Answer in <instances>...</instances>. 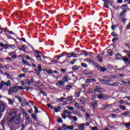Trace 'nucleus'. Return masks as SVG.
Wrapping results in <instances>:
<instances>
[{"mask_svg": "<svg viewBox=\"0 0 130 130\" xmlns=\"http://www.w3.org/2000/svg\"><path fill=\"white\" fill-rule=\"evenodd\" d=\"M5 49H8L9 48V45L5 44L4 47H3Z\"/></svg>", "mask_w": 130, "mask_h": 130, "instance_id": "47", "label": "nucleus"}, {"mask_svg": "<svg viewBox=\"0 0 130 130\" xmlns=\"http://www.w3.org/2000/svg\"><path fill=\"white\" fill-rule=\"evenodd\" d=\"M105 3H104V7L105 8H106L107 9H109V7L108 6V5L107 4V0L105 1Z\"/></svg>", "mask_w": 130, "mask_h": 130, "instance_id": "19", "label": "nucleus"}, {"mask_svg": "<svg viewBox=\"0 0 130 130\" xmlns=\"http://www.w3.org/2000/svg\"><path fill=\"white\" fill-rule=\"evenodd\" d=\"M6 84L7 87H10V86H11V81L10 80L7 81Z\"/></svg>", "mask_w": 130, "mask_h": 130, "instance_id": "33", "label": "nucleus"}, {"mask_svg": "<svg viewBox=\"0 0 130 130\" xmlns=\"http://www.w3.org/2000/svg\"><path fill=\"white\" fill-rule=\"evenodd\" d=\"M18 86L11 87L9 90V95H11V93H17L18 92ZM10 92L11 93H10Z\"/></svg>", "mask_w": 130, "mask_h": 130, "instance_id": "5", "label": "nucleus"}, {"mask_svg": "<svg viewBox=\"0 0 130 130\" xmlns=\"http://www.w3.org/2000/svg\"><path fill=\"white\" fill-rule=\"evenodd\" d=\"M78 127L80 130L85 129V123H81L78 125Z\"/></svg>", "mask_w": 130, "mask_h": 130, "instance_id": "9", "label": "nucleus"}, {"mask_svg": "<svg viewBox=\"0 0 130 130\" xmlns=\"http://www.w3.org/2000/svg\"><path fill=\"white\" fill-rule=\"evenodd\" d=\"M15 98H16L17 99H18V101H19V102H22V99H21V98L20 97V96L19 95H16Z\"/></svg>", "mask_w": 130, "mask_h": 130, "instance_id": "34", "label": "nucleus"}, {"mask_svg": "<svg viewBox=\"0 0 130 130\" xmlns=\"http://www.w3.org/2000/svg\"><path fill=\"white\" fill-rule=\"evenodd\" d=\"M36 57H37L39 61H41V57H40V55L39 54H37V55H36Z\"/></svg>", "mask_w": 130, "mask_h": 130, "instance_id": "28", "label": "nucleus"}, {"mask_svg": "<svg viewBox=\"0 0 130 130\" xmlns=\"http://www.w3.org/2000/svg\"><path fill=\"white\" fill-rule=\"evenodd\" d=\"M128 114H129V112L127 111V112L122 113L121 115V117H123V116H124V115L126 116V115H128Z\"/></svg>", "mask_w": 130, "mask_h": 130, "instance_id": "23", "label": "nucleus"}, {"mask_svg": "<svg viewBox=\"0 0 130 130\" xmlns=\"http://www.w3.org/2000/svg\"><path fill=\"white\" fill-rule=\"evenodd\" d=\"M67 100H68V101H70V103H73L75 102V100H74L72 97H68Z\"/></svg>", "mask_w": 130, "mask_h": 130, "instance_id": "16", "label": "nucleus"}, {"mask_svg": "<svg viewBox=\"0 0 130 130\" xmlns=\"http://www.w3.org/2000/svg\"><path fill=\"white\" fill-rule=\"evenodd\" d=\"M123 99H128V100H130V96H125L123 98Z\"/></svg>", "mask_w": 130, "mask_h": 130, "instance_id": "64", "label": "nucleus"}, {"mask_svg": "<svg viewBox=\"0 0 130 130\" xmlns=\"http://www.w3.org/2000/svg\"><path fill=\"white\" fill-rule=\"evenodd\" d=\"M34 108L36 113H38V108H37V107H35Z\"/></svg>", "mask_w": 130, "mask_h": 130, "instance_id": "59", "label": "nucleus"}, {"mask_svg": "<svg viewBox=\"0 0 130 130\" xmlns=\"http://www.w3.org/2000/svg\"><path fill=\"white\" fill-rule=\"evenodd\" d=\"M119 84V82H115L112 84L109 83V86H112V87H117V86H118Z\"/></svg>", "mask_w": 130, "mask_h": 130, "instance_id": "10", "label": "nucleus"}, {"mask_svg": "<svg viewBox=\"0 0 130 130\" xmlns=\"http://www.w3.org/2000/svg\"><path fill=\"white\" fill-rule=\"evenodd\" d=\"M119 107L120 108V109H122V110H125V106H124L120 105L119 106Z\"/></svg>", "mask_w": 130, "mask_h": 130, "instance_id": "30", "label": "nucleus"}, {"mask_svg": "<svg viewBox=\"0 0 130 130\" xmlns=\"http://www.w3.org/2000/svg\"><path fill=\"white\" fill-rule=\"evenodd\" d=\"M66 83L63 80L58 81L56 83V86H64Z\"/></svg>", "mask_w": 130, "mask_h": 130, "instance_id": "6", "label": "nucleus"}, {"mask_svg": "<svg viewBox=\"0 0 130 130\" xmlns=\"http://www.w3.org/2000/svg\"><path fill=\"white\" fill-rule=\"evenodd\" d=\"M107 2L108 4H109V5H113V1H109L108 0H107Z\"/></svg>", "mask_w": 130, "mask_h": 130, "instance_id": "44", "label": "nucleus"}, {"mask_svg": "<svg viewBox=\"0 0 130 130\" xmlns=\"http://www.w3.org/2000/svg\"><path fill=\"white\" fill-rule=\"evenodd\" d=\"M122 57L123 60L124 61L125 63H126V62H128V61L129 60V59L128 58H126L125 57Z\"/></svg>", "mask_w": 130, "mask_h": 130, "instance_id": "20", "label": "nucleus"}, {"mask_svg": "<svg viewBox=\"0 0 130 130\" xmlns=\"http://www.w3.org/2000/svg\"><path fill=\"white\" fill-rule=\"evenodd\" d=\"M105 97H106V95L104 94H99L98 96L99 99H103V98H104Z\"/></svg>", "mask_w": 130, "mask_h": 130, "instance_id": "18", "label": "nucleus"}, {"mask_svg": "<svg viewBox=\"0 0 130 130\" xmlns=\"http://www.w3.org/2000/svg\"><path fill=\"white\" fill-rule=\"evenodd\" d=\"M8 102L11 105H14V101L11 99H8Z\"/></svg>", "mask_w": 130, "mask_h": 130, "instance_id": "21", "label": "nucleus"}, {"mask_svg": "<svg viewBox=\"0 0 130 130\" xmlns=\"http://www.w3.org/2000/svg\"><path fill=\"white\" fill-rule=\"evenodd\" d=\"M63 113L64 114H72V112H71L68 110L64 111Z\"/></svg>", "mask_w": 130, "mask_h": 130, "instance_id": "38", "label": "nucleus"}, {"mask_svg": "<svg viewBox=\"0 0 130 130\" xmlns=\"http://www.w3.org/2000/svg\"><path fill=\"white\" fill-rule=\"evenodd\" d=\"M111 36L113 37H116V36H117V34H115L114 32H113L111 33Z\"/></svg>", "mask_w": 130, "mask_h": 130, "instance_id": "43", "label": "nucleus"}, {"mask_svg": "<svg viewBox=\"0 0 130 130\" xmlns=\"http://www.w3.org/2000/svg\"><path fill=\"white\" fill-rule=\"evenodd\" d=\"M21 105L22 106H24V105H29V103H26V102H23V103H22V104H21Z\"/></svg>", "mask_w": 130, "mask_h": 130, "instance_id": "56", "label": "nucleus"}, {"mask_svg": "<svg viewBox=\"0 0 130 130\" xmlns=\"http://www.w3.org/2000/svg\"><path fill=\"white\" fill-rule=\"evenodd\" d=\"M121 57H122V56H121V54L120 53H117L116 55V59H121Z\"/></svg>", "mask_w": 130, "mask_h": 130, "instance_id": "15", "label": "nucleus"}, {"mask_svg": "<svg viewBox=\"0 0 130 130\" xmlns=\"http://www.w3.org/2000/svg\"><path fill=\"white\" fill-rule=\"evenodd\" d=\"M80 69V66L74 65L72 68V71H77Z\"/></svg>", "mask_w": 130, "mask_h": 130, "instance_id": "13", "label": "nucleus"}, {"mask_svg": "<svg viewBox=\"0 0 130 130\" xmlns=\"http://www.w3.org/2000/svg\"><path fill=\"white\" fill-rule=\"evenodd\" d=\"M98 60L100 61V62H103V59L102 56L98 55Z\"/></svg>", "mask_w": 130, "mask_h": 130, "instance_id": "14", "label": "nucleus"}, {"mask_svg": "<svg viewBox=\"0 0 130 130\" xmlns=\"http://www.w3.org/2000/svg\"><path fill=\"white\" fill-rule=\"evenodd\" d=\"M113 112L114 113H119V112H120V110H119V109H114L113 110Z\"/></svg>", "mask_w": 130, "mask_h": 130, "instance_id": "27", "label": "nucleus"}, {"mask_svg": "<svg viewBox=\"0 0 130 130\" xmlns=\"http://www.w3.org/2000/svg\"><path fill=\"white\" fill-rule=\"evenodd\" d=\"M111 28H112V30H114V29H116V25H112L111 26Z\"/></svg>", "mask_w": 130, "mask_h": 130, "instance_id": "57", "label": "nucleus"}, {"mask_svg": "<svg viewBox=\"0 0 130 130\" xmlns=\"http://www.w3.org/2000/svg\"><path fill=\"white\" fill-rule=\"evenodd\" d=\"M63 81L64 83H67V82H69V77L67 76H64L63 77Z\"/></svg>", "mask_w": 130, "mask_h": 130, "instance_id": "17", "label": "nucleus"}, {"mask_svg": "<svg viewBox=\"0 0 130 130\" xmlns=\"http://www.w3.org/2000/svg\"><path fill=\"white\" fill-rule=\"evenodd\" d=\"M76 61H77V60L76 59H74L73 60L71 61L70 63H71V64H74Z\"/></svg>", "mask_w": 130, "mask_h": 130, "instance_id": "40", "label": "nucleus"}, {"mask_svg": "<svg viewBox=\"0 0 130 130\" xmlns=\"http://www.w3.org/2000/svg\"><path fill=\"white\" fill-rule=\"evenodd\" d=\"M17 87H18V90H19V89H20V90H24V87L23 86H17Z\"/></svg>", "mask_w": 130, "mask_h": 130, "instance_id": "55", "label": "nucleus"}, {"mask_svg": "<svg viewBox=\"0 0 130 130\" xmlns=\"http://www.w3.org/2000/svg\"><path fill=\"white\" fill-rule=\"evenodd\" d=\"M81 67H83V68H86L88 67V65H87L85 63H81Z\"/></svg>", "mask_w": 130, "mask_h": 130, "instance_id": "37", "label": "nucleus"}, {"mask_svg": "<svg viewBox=\"0 0 130 130\" xmlns=\"http://www.w3.org/2000/svg\"><path fill=\"white\" fill-rule=\"evenodd\" d=\"M26 59H28V60L30 59L31 60H34L33 59L31 58L30 56H29L28 55L26 56Z\"/></svg>", "mask_w": 130, "mask_h": 130, "instance_id": "51", "label": "nucleus"}, {"mask_svg": "<svg viewBox=\"0 0 130 130\" xmlns=\"http://www.w3.org/2000/svg\"><path fill=\"white\" fill-rule=\"evenodd\" d=\"M79 110H81L83 112H85V109L82 107H80L79 108Z\"/></svg>", "mask_w": 130, "mask_h": 130, "instance_id": "42", "label": "nucleus"}, {"mask_svg": "<svg viewBox=\"0 0 130 130\" xmlns=\"http://www.w3.org/2000/svg\"><path fill=\"white\" fill-rule=\"evenodd\" d=\"M22 72H23V73H27V71L26 69H25L24 68H22Z\"/></svg>", "mask_w": 130, "mask_h": 130, "instance_id": "61", "label": "nucleus"}, {"mask_svg": "<svg viewBox=\"0 0 130 130\" xmlns=\"http://www.w3.org/2000/svg\"><path fill=\"white\" fill-rule=\"evenodd\" d=\"M99 128H98V127L96 126H94V127H92L91 128V130H98Z\"/></svg>", "mask_w": 130, "mask_h": 130, "instance_id": "58", "label": "nucleus"}, {"mask_svg": "<svg viewBox=\"0 0 130 130\" xmlns=\"http://www.w3.org/2000/svg\"><path fill=\"white\" fill-rule=\"evenodd\" d=\"M9 47H10V48H12L13 49H14L15 46V45H9Z\"/></svg>", "mask_w": 130, "mask_h": 130, "instance_id": "49", "label": "nucleus"}, {"mask_svg": "<svg viewBox=\"0 0 130 130\" xmlns=\"http://www.w3.org/2000/svg\"><path fill=\"white\" fill-rule=\"evenodd\" d=\"M61 116L63 119H66V118H67V117H68L64 113L62 114Z\"/></svg>", "mask_w": 130, "mask_h": 130, "instance_id": "39", "label": "nucleus"}, {"mask_svg": "<svg viewBox=\"0 0 130 130\" xmlns=\"http://www.w3.org/2000/svg\"><path fill=\"white\" fill-rule=\"evenodd\" d=\"M6 124V119H3L1 121V124L2 126H5V124Z\"/></svg>", "mask_w": 130, "mask_h": 130, "instance_id": "24", "label": "nucleus"}, {"mask_svg": "<svg viewBox=\"0 0 130 130\" xmlns=\"http://www.w3.org/2000/svg\"><path fill=\"white\" fill-rule=\"evenodd\" d=\"M7 108V105L4 102L0 101V111L1 112H4Z\"/></svg>", "mask_w": 130, "mask_h": 130, "instance_id": "4", "label": "nucleus"}, {"mask_svg": "<svg viewBox=\"0 0 130 130\" xmlns=\"http://www.w3.org/2000/svg\"><path fill=\"white\" fill-rule=\"evenodd\" d=\"M38 69L39 72H42V68L41 67V64H39L38 66Z\"/></svg>", "mask_w": 130, "mask_h": 130, "instance_id": "31", "label": "nucleus"}, {"mask_svg": "<svg viewBox=\"0 0 130 130\" xmlns=\"http://www.w3.org/2000/svg\"><path fill=\"white\" fill-rule=\"evenodd\" d=\"M21 122H22L21 121V116L19 115L15 116V118L14 120V124L16 125H20V124H21Z\"/></svg>", "mask_w": 130, "mask_h": 130, "instance_id": "2", "label": "nucleus"}, {"mask_svg": "<svg viewBox=\"0 0 130 130\" xmlns=\"http://www.w3.org/2000/svg\"><path fill=\"white\" fill-rule=\"evenodd\" d=\"M31 116L32 118H34V119H36V118H37L35 114H32Z\"/></svg>", "mask_w": 130, "mask_h": 130, "instance_id": "48", "label": "nucleus"}, {"mask_svg": "<svg viewBox=\"0 0 130 130\" xmlns=\"http://www.w3.org/2000/svg\"><path fill=\"white\" fill-rule=\"evenodd\" d=\"M25 82H26L28 85H31L33 84V78H31V81H29V79H26Z\"/></svg>", "mask_w": 130, "mask_h": 130, "instance_id": "12", "label": "nucleus"}, {"mask_svg": "<svg viewBox=\"0 0 130 130\" xmlns=\"http://www.w3.org/2000/svg\"><path fill=\"white\" fill-rule=\"evenodd\" d=\"M63 100H66V98L63 96L61 97L60 99H58V101H59L60 102H62Z\"/></svg>", "mask_w": 130, "mask_h": 130, "instance_id": "35", "label": "nucleus"}, {"mask_svg": "<svg viewBox=\"0 0 130 130\" xmlns=\"http://www.w3.org/2000/svg\"><path fill=\"white\" fill-rule=\"evenodd\" d=\"M66 127L67 129H70V130L74 129V126L73 125H68Z\"/></svg>", "mask_w": 130, "mask_h": 130, "instance_id": "26", "label": "nucleus"}, {"mask_svg": "<svg viewBox=\"0 0 130 130\" xmlns=\"http://www.w3.org/2000/svg\"><path fill=\"white\" fill-rule=\"evenodd\" d=\"M99 81H100V82H101L102 84H107V85H109V82L111 81L110 79L106 77H105L104 78V79H99Z\"/></svg>", "mask_w": 130, "mask_h": 130, "instance_id": "3", "label": "nucleus"}, {"mask_svg": "<svg viewBox=\"0 0 130 130\" xmlns=\"http://www.w3.org/2000/svg\"><path fill=\"white\" fill-rule=\"evenodd\" d=\"M23 110V113H24V115H25V117L27 119V120H29V115H28V114L26 112H25V111H24V110Z\"/></svg>", "mask_w": 130, "mask_h": 130, "instance_id": "25", "label": "nucleus"}, {"mask_svg": "<svg viewBox=\"0 0 130 130\" xmlns=\"http://www.w3.org/2000/svg\"><path fill=\"white\" fill-rule=\"evenodd\" d=\"M67 57H77V54L70 53L67 54Z\"/></svg>", "mask_w": 130, "mask_h": 130, "instance_id": "8", "label": "nucleus"}, {"mask_svg": "<svg viewBox=\"0 0 130 130\" xmlns=\"http://www.w3.org/2000/svg\"><path fill=\"white\" fill-rule=\"evenodd\" d=\"M98 71L100 72H102L103 73H104L105 71H107V69H106L105 67H102L100 65V67L99 68H98Z\"/></svg>", "mask_w": 130, "mask_h": 130, "instance_id": "7", "label": "nucleus"}, {"mask_svg": "<svg viewBox=\"0 0 130 130\" xmlns=\"http://www.w3.org/2000/svg\"><path fill=\"white\" fill-rule=\"evenodd\" d=\"M72 119H73V120L74 121H78V118L75 116H74L73 117H72Z\"/></svg>", "mask_w": 130, "mask_h": 130, "instance_id": "41", "label": "nucleus"}, {"mask_svg": "<svg viewBox=\"0 0 130 130\" xmlns=\"http://www.w3.org/2000/svg\"><path fill=\"white\" fill-rule=\"evenodd\" d=\"M17 110L16 109H14L10 111V113L7 119L8 123H12V121H14V120H15Z\"/></svg>", "mask_w": 130, "mask_h": 130, "instance_id": "1", "label": "nucleus"}, {"mask_svg": "<svg viewBox=\"0 0 130 130\" xmlns=\"http://www.w3.org/2000/svg\"><path fill=\"white\" fill-rule=\"evenodd\" d=\"M94 91V92H100V88H95Z\"/></svg>", "mask_w": 130, "mask_h": 130, "instance_id": "60", "label": "nucleus"}, {"mask_svg": "<svg viewBox=\"0 0 130 130\" xmlns=\"http://www.w3.org/2000/svg\"><path fill=\"white\" fill-rule=\"evenodd\" d=\"M125 13H126V11H123L122 12H121L119 16H124V15H125Z\"/></svg>", "mask_w": 130, "mask_h": 130, "instance_id": "32", "label": "nucleus"}, {"mask_svg": "<svg viewBox=\"0 0 130 130\" xmlns=\"http://www.w3.org/2000/svg\"><path fill=\"white\" fill-rule=\"evenodd\" d=\"M22 63H23V64H26V63H27V64H29V63H28V61H27V60H25L24 59H22Z\"/></svg>", "mask_w": 130, "mask_h": 130, "instance_id": "36", "label": "nucleus"}, {"mask_svg": "<svg viewBox=\"0 0 130 130\" xmlns=\"http://www.w3.org/2000/svg\"><path fill=\"white\" fill-rule=\"evenodd\" d=\"M57 121L59 122V123H62V119L59 118L57 119Z\"/></svg>", "mask_w": 130, "mask_h": 130, "instance_id": "46", "label": "nucleus"}, {"mask_svg": "<svg viewBox=\"0 0 130 130\" xmlns=\"http://www.w3.org/2000/svg\"><path fill=\"white\" fill-rule=\"evenodd\" d=\"M117 40H118V38H114L112 39V42H115V41H117Z\"/></svg>", "mask_w": 130, "mask_h": 130, "instance_id": "52", "label": "nucleus"}, {"mask_svg": "<svg viewBox=\"0 0 130 130\" xmlns=\"http://www.w3.org/2000/svg\"><path fill=\"white\" fill-rule=\"evenodd\" d=\"M1 85H2V87H3V86H6V82H5V81H2V82L1 83Z\"/></svg>", "mask_w": 130, "mask_h": 130, "instance_id": "50", "label": "nucleus"}, {"mask_svg": "<svg viewBox=\"0 0 130 130\" xmlns=\"http://www.w3.org/2000/svg\"><path fill=\"white\" fill-rule=\"evenodd\" d=\"M88 93L89 94H92V93H94V92L93 91V90H92V89H89L88 90Z\"/></svg>", "mask_w": 130, "mask_h": 130, "instance_id": "54", "label": "nucleus"}, {"mask_svg": "<svg viewBox=\"0 0 130 130\" xmlns=\"http://www.w3.org/2000/svg\"><path fill=\"white\" fill-rule=\"evenodd\" d=\"M121 8L122 10H123V11H125V10H127V9H128L127 4H125V5H122Z\"/></svg>", "mask_w": 130, "mask_h": 130, "instance_id": "11", "label": "nucleus"}, {"mask_svg": "<svg viewBox=\"0 0 130 130\" xmlns=\"http://www.w3.org/2000/svg\"><path fill=\"white\" fill-rule=\"evenodd\" d=\"M26 76V74H23V75H19L18 76V77H19V78H22V77H25Z\"/></svg>", "mask_w": 130, "mask_h": 130, "instance_id": "63", "label": "nucleus"}, {"mask_svg": "<svg viewBox=\"0 0 130 130\" xmlns=\"http://www.w3.org/2000/svg\"><path fill=\"white\" fill-rule=\"evenodd\" d=\"M111 116L112 117V118H116V114H113L111 115Z\"/></svg>", "mask_w": 130, "mask_h": 130, "instance_id": "62", "label": "nucleus"}, {"mask_svg": "<svg viewBox=\"0 0 130 130\" xmlns=\"http://www.w3.org/2000/svg\"><path fill=\"white\" fill-rule=\"evenodd\" d=\"M67 108L69 110H75V108H73L72 107H68Z\"/></svg>", "mask_w": 130, "mask_h": 130, "instance_id": "53", "label": "nucleus"}, {"mask_svg": "<svg viewBox=\"0 0 130 130\" xmlns=\"http://www.w3.org/2000/svg\"><path fill=\"white\" fill-rule=\"evenodd\" d=\"M93 65L94 66V67H96V68H97V69H99V67L100 66V65L98 64L97 63V62H95L93 61Z\"/></svg>", "mask_w": 130, "mask_h": 130, "instance_id": "29", "label": "nucleus"}, {"mask_svg": "<svg viewBox=\"0 0 130 130\" xmlns=\"http://www.w3.org/2000/svg\"><path fill=\"white\" fill-rule=\"evenodd\" d=\"M90 104L91 106H92V107H95L97 106V102H96L94 103L91 102Z\"/></svg>", "mask_w": 130, "mask_h": 130, "instance_id": "22", "label": "nucleus"}, {"mask_svg": "<svg viewBox=\"0 0 130 130\" xmlns=\"http://www.w3.org/2000/svg\"><path fill=\"white\" fill-rule=\"evenodd\" d=\"M73 116L72 115H71V114L67 115V117L68 118H70V119H73Z\"/></svg>", "mask_w": 130, "mask_h": 130, "instance_id": "45", "label": "nucleus"}]
</instances>
